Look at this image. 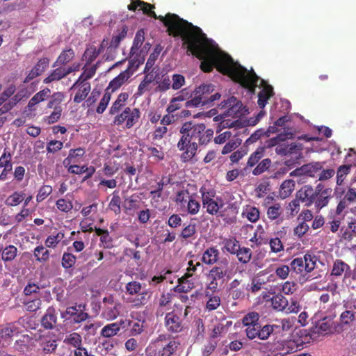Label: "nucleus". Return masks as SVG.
<instances>
[{"label": "nucleus", "mask_w": 356, "mask_h": 356, "mask_svg": "<svg viewBox=\"0 0 356 356\" xmlns=\"http://www.w3.org/2000/svg\"><path fill=\"white\" fill-rule=\"evenodd\" d=\"M127 31L128 28L126 25H122L120 28L118 29L116 33L113 35L107 51H112L113 49H117L121 41L126 38Z\"/></svg>", "instance_id": "obj_29"}, {"label": "nucleus", "mask_w": 356, "mask_h": 356, "mask_svg": "<svg viewBox=\"0 0 356 356\" xmlns=\"http://www.w3.org/2000/svg\"><path fill=\"white\" fill-rule=\"evenodd\" d=\"M354 237H356V220L348 222L347 228L342 233L341 238L346 241H351Z\"/></svg>", "instance_id": "obj_47"}, {"label": "nucleus", "mask_w": 356, "mask_h": 356, "mask_svg": "<svg viewBox=\"0 0 356 356\" xmlns=\"http://www.w3.org/2000/svg\"><path fill=\"white\" fill-rule=\"evenodd\" d=\"M157 19L163 23L169 35L179 37L187 51L202 60L200 69L203 72H210L216 67L222 74L227 75L249 92L254 93L259 77L254 70L248 71L234 63L230 56L218 52L200 27L176 14L159 15Z\"/></svg>", "instance_id": "obj_1"}, {"label": "nucleus", "mask_w": 356, "mask_h": 356, "mask_svg": "<svg viewBox=\"0 0 356 356\" xmlns=\"http://www.w3.org/2000/svg\"><path fill=\"white\" fill-rule=\"evenodd\" d=\"M192 197L193 196L190 195L187 189H183L177 193L175 202L180 206L181 209H183Z\"/></svg>", "instance_id": "obj_51"}, {"label": "nucleus", "mask_w": 356, "mask_h": 356, "mask_svg": "<svg viewBox=\"0 0 356 356\" xmlns=\"http://www.w3.org/2000/svg\"><path fill=\"white\" fill-rule=\"evenodd\" d=\"M192 275L186 273L184 276L178 279V284L175 286V291L179 293H187L194 287V283L188 280Z\"/></svg>", "instance_id": "obj_33"}, {"label": "nucleus", "mask_w": 356, "mask_h": 356, "mask_svg": "<svg viewBox=\"0 0 356 356\" xmlns=\"http://www.w3.org/2000/svg\"><path fill=\"white\" fill-rule=\"evenodd\" d=\"M217 200H213L206 204L203 206L204 208L206 209L207 212L211 215H216L218 212L220 207H222L223 204L222 203V200H220V203H219Z\"/></svg>", "instance_id": "obj_61"}, {"label": "nucleus", "mask_w": 356, "mask_h": 356, "mask_svg": "<svg viewBox=\"0 0 356 356\" xmlns=\"http://www.w3.org/2000/svg\"><path fill=\"white\" fill-rule=\"evenodd\" d=\"M154 4H150L141 0H131L128 9L131 11H143V13L152 16L156 19V14L153 10Z\"/></svg>", "instance_id": "obj_22"}, {"label": "nucleus", "mask_w": 356, "mask_h": 356, "mask_svg": "<svg viewBox=\"0 0 356 356\" xmlns=\"http://www.w3.org/2000/svg\"><path fill=\"white\" fill-rule=\"evenodd\" d=\"M1 259L5 262L11 261L15 259L17 255V248L13 245H9L4 248H0Z\"/></svg>", "instance_id": "obj_39"}, {"label": "nucleus", "mask_w": 356, "mask_h": 356, "mask_svg": "<svg viewBox=\"0 0 356 356\" xmlns=\"http://www.w3.org/2000/svg\"><path fill=\"white\" fill-rule=\"evenodd\" d=\"M140 116L139 109L126 107L120 114L115 117L113 123L116 125H121L126 122V128L130 129L138 122Z\"/></svg>", "instance_id": "obj_8"}, {"label": "nucleus", "mask_w": 356, "mask_h": 356, "mask_svg": "<svg viewBox=\"0 0 356 356\" xmlns=\"http://www.w3.org/2000/svg\"><path fill=\"white\" fill-rule=\"evenodd\" d=\"M231 325L232 321H227L225 325L221 323H218L212 330L210 335L211 338L216 339L220 336L221 334L226 333L228 327L231 326Z\"/></svg>", "instance_id": "obj_58"}, {"label": "nucleus", "mask_w": 356, "mask_h": 356, "mask_svg": "<svg viewBox=\"0 0 356 356\" xmlns=\"http://www.w3.org/2000/svg\"><path fill=\"white\" fill-rule=\"evenodd\" d=\"M340 327L339 323H335L332 318L325 317L318 324V331L323 334H331L339 332L337 328Z\"/></svg>", "instance_id": "obj_26"}, {"label": "nucleus", "mask_w": 356, "mask_h": 356, "mask_svg": "<svg viewBox=\"0 0 356 356\" xmlns=\"http://www.w3.org/2000/svg\"><path fill=\"white\" fill-rule=\"evenodd\" d=\"M229 261L225 259L213 266L207 276L208 283L207 289L212 292L218 290L219 284H222L226 279H230V272L228 270Z\"/></svg>", "instance_id": "obj_3"}, {"label": "nucleus", "mask_w": 356, "mask_h": 356, "mask_svg": "<svg viewBox=\"0 0 356 356\" xmlns=\"http://www.w3.org/2000/svg\"><path fill=\"white\" fill-rule=\"evenodd\" d=\"M73 89H77V92L74 97V102L79 104L86 98L91 90V85L89 82H82L81 81L76 80L70 88V90Z\"/></svg>", "instance_id": "obj_19"}, {"label": "nucleus", "mask_w": 356, "mask_h": 356, "mask_svg": "<svg viewBox=\"0 0 356 356\" xmlns=\"http://www.w3.org/2000/svg\"><path fill=\"white\" fill-rule=\"evenodd\" d=\"M273 95V88L270 86L264 87L258 95V105L259 108H264L266 104L268 103V99Z\"/></svg>", "instance_id": "obj_40"}, {"label": "nucleus", "mask_w": 356, "mask_h": 356, "mask_svg": "<svg viewBox=\"0 0 356 356\" xmlns=\"http://www.w3.org/2000/svg\"><path fill=\"white\" fill-rule=\"evenodd\" d=\"M144 195L143 193H135L130 196L124 197L122 207L128 215L133 216L143 206Z\"/></svg>", "instance_id": "obj_9"}, {"label": "nucleus", "mask_w": 356, "mask_h": 356, "mask_svg": "<svg viewBox=\"0 0 356 356\" xmlns=\"http://www.w3.org/2000/svg\"><path fill=\"white\" fill-rule=\"evenodd\" d=\"M19 333V329L15 323H9L0 332V336L5 341H10L16 334Z\"/></svg>", "instance_id": "obj_42"}, {"label": "nucleus", "mask_w": 356, "mask_h": 356, "mask_svg": "<svg viewBox=\"0 0 356 356\" xmlns=\"http://www.w3.org/2000/svg\"><path fill=\"white\" fill-rule=\"evenodd\" d=\"M200 203L196 200L193 197L188 201L186 207L182 209L184 211L187 212L190 215H196L200 209Z\"/></svg>", "instance_id": "obj_53"}, {"label": "nucleus", "mask_w": 356, "mask_h": 356, "mask_svg": "<svg viewBox=\"0 0 356 356\" xmlns=\"http://www.w3.org/2000/svg\"><path fill=\"white\" fill-rule=\"evenodd\" d=\"M50 90L47 88L37 92L29 102L27 107L29 111H34L35 106L44 101L50 95Z\"/></svg>", "instance_id": "obj_34"}, {"label": "nucleus", "mask_w": 356, "mask_h": 356, "mask_svg": "<svg viewBox=\"0 0 356 356\" xmlns=\"http://www.w3.org/2000/svg\"><path fill=\"white\" fill-rule=\"evenodd\" d=\"M130 323L131 321L129 320L120 319L119 321L107 324L101 330V335L106 338L114 337L122 329H127L130 325Z\"/></svg>", "instance_id": "obj_15"}, {"label": "nucleus", "mask_w": 356, "mask_h": 356, "mask_svg": "<svg viewBox=\"0 0 356 356\" xmlns=\"http://www.w3.org/2000/svg\"><path fill=\"white\" fill-rule=\"evenodd\" d=\"M350 266L343 260L337 259L333 261L330 276L339 278L344 275L345 278H348L350 277Z\"/></svg>", "instance_id": "obj_17"}, {"label": "nucleus", "mask_w": 356, "mask_h": 356, "mask_svg": "<svg viewBox=\"0 0 356 356\" xmlns=\"http://www.w3.org/2000/svg\"><path fill=\"white\" fill-rule=\"evenodd\" d=\"M74 56L75 52L72 48L65 49L58 55L52 67H56L59 65L66 67V65L70 63Z\"/></svg>", "instance_id": "obj_28"}, {"label": "nucleus", "mask_w": 356, "mask_h": 356, "mask_svg": "<svg viewBox=\"0 0 356 356\" xmlns=\"http://www.w3.org/2000/svg\"><path fill=\"white\" fill-rule=\"evenodd\" d=\"M265 152L266 147H258L256 150L250 155L247 161L246 168H252L255 166L264 156Z\"/></svg>", "instance_id": "obj_37"}, {"label": "nucleus", "mask_w": 356, "mask_h": 356, "mask_svg": "<svg viewBox=\"0 0 356 356\" xmlns=\"http://www.w3.org/2000/svg\"><path fill=\"white\" fill-rule=\"evenodd\" d=\"M317 186L314 188L311 185L302 186L296 193L301 203L306 207H310L314 204L316 196Z\"/></svg>", "instance_id": "obj_13"}, {"label": "nucleus", "mask_w": 356, "mask_h": 356, "mask_svg": "<svg viewBox=\"0 0 356 356\" xmlns=\"http://www.w3.org/2000/svg\"><path fill=\"white\" fill-rule=\"evenodd\" d=\"M34 256L37 261H46L49 259V252L43 245H39L34 249Z\"/></svg>", "instance_id": "obj_62"}, {"label": "nucleus", "mask_w": 356, "mask_h": 356, "mask_svg": "<svg viewBox=\"0 0 356 356\" xmlns=\"http://www.w3.org/2000/svg\"><path fill=\"white\" fill-rule=\"evenodd\" d=\"M260 316L256 312H251L245 314L242 318L243 325L246 327L245 333L248 337L252 332L259 327Z\"/></svg>", "instance_id": "obj_21"}, {"label": "nucleus", "mask_w": 356, "mask_h": 356, "mask_svg": "<svg viewBox=\"0 0 356 356\" xmlns=\"http://www.w3.org/2000/svg\"><path fill=\"white\" fill-rule=\"evenodd\" d=\"M64 343L76 348V349L83 347L82 337L76 332H72L67 334L64 339Z\"/></svg>", "instance_id": "obj_48"}, {"label": "nucleus", "mask_w": 356, "mask_h": 356, "mask_svg": "<svg viewBox=\"0 0 356 356\" xmlns=\"http://www.w3.org/2000/svg\"><path fill=\"white\" fill-rule=\"evenodd\" d=\"M353 163H350L339 166L337 170L336 184L340 186L343 184L346 176L350 172Z\"/></svg>", "instance_id": "obj_38"}, {"label": "nucleus", "mask_w": 356, "mask_h": 356, "mask_svg": "<svg viewBox=\"0 0 356 356\" xmlns=\"http://www.w3.org/2000/svg\"><path fill=\"white\" fill-rule=\"evenodd\" d=\"M296 183L293 179H286L280 185L279 189L280 197L282 200L289 197L295 189Z\"/></svg>", "instance_id": "obj_35"}, {"label": "nucleus", "mask_w": 356, "mask_h": 356, "mask_svg": "<svg viewBox=\"0 0 356 356\" xmlns=\"http://www.w3.org/2000/svg\"><path fill=\"white\" fill-rule=\"evenodd\" d=\"M206 296L209 298L206 303V309L209 312L216 309L220 305L221 300L218 296L209 295L207 292Z\"/></svg>", "instance_id": "obj_57"}, {"label": "nucleus", "mask_w": 356, "mask_h": 356, "mask_svg": "<svg viewBox=\"0 0 356 356\" xmlns=\"http://www.w3.org/2000/svg\"><path fill=\"white\" fill-rule=\"evenodd\" d=\"M112 195L113 197L109 202L108 207L111 210L113 211L115 214H119L121 211V198L119 195V191H115Z\"/></svg>", "instance_id": "obj_55"}, {"label": "nucleus", "mask_w": 356, "mask_h": 356, "mask_svg": "<svg viewBox=\"0 0 356 356\" xmlns=\"http://www.w3.org/2000/svg\"><path fill=\"white\" fill-rule=\"evenodd\" d=\"M300 201L296 197L289 202L286 207V209L287 213H289V216L294 217L298 213L300 209Z\"/></svg>", "instance_id": "obj_59"}, {"label": "nucleus", "mask_w": 356, "mask_h": 356, "mask_svg": "<svg viewBox=\"0 0 356 356\" xmlns=\"http://www.w3.org/2000/svg\"><path fill=\"white\" fill-rule=\"evenodd\" d=\"M57 312L54 307H49L41 318V325L44 330H53L57 324Z\"/></svg>", "instance_id": "obj_24"}, {"label": "nucleus", "mask_w": 356, "mask_h": 356, "mask_svg": "<svg viewBox=\"0 0 356 356\" xmlns=\"http://www.w3.org/2000/svg\"><path fill=\"white\" fill-rule=\"evenodd\" d=\"M99 55L97 47L94 45H90L86 49L82 60L86 61V66H90Z\"/></svg>", "instance_id": "obj_43"}, {"label": "nucleus", "mask_w": 356, "mask_h": 356, "mask_svg": "<svg viewBox=\"0 0 356 356\" xmlns=\"http://www.w3.org/2000/svg\"><path fill=\"white\" fill-rule=\"evenodd\" d=\"M272 164V161L269 158L264 159L260 161L252 170V175L258 176L267 171Z\"/></svg>", "instance_id": "obj_52"}, {"label": "nucleus", "mask_w": 356, "mask_h": 356, "mask_svg": "<svg viewBox=\"0 0 356 356\" xmlns=\"http://www.w3.org/2000/svg\"><path fill=\"white\" fill-rule=\"evenodd\" d=\"M23 303L26 309L31 312L38 311L42 305V301L40 298L32 299L31 297H26Z\"/></svg>", "instance_id": "obj_49"}, {"label": "nucleus", "mask_w": 356, "mask_h": 356, "mask_svg": "<svg viewBox=\"0 0 356 356\" xmlns=\"http://www.w3.org/2000/svg\"><path fill=\"white\" fill-rule=\"evenodd\" d=\"M279 328L277 325L266 324L264 326L259 325V327L253 330L248 337L250 340L258 338L261 340H266L274 332L275 329Z\"/></svg>", "instance_id": "obj_20"}, {"label": "nucleus", "mask_w": 356, "mask_h": 356, "mask_svg": "<svg viewBox=\"0 0 356 356\" xmlns=\"http://www.w3.org/2000/svg\"><path fill=\"white\" fill-rule=\"evenodd\" d=\"M76 257L70 252H64L62 257V266L67 269L74 266L76 262Z\"/></svg>", "instance_id": "obj_64"}, {"label": "nucleus", "mask_w": 356, "mask_h": 356, "mask_svg": "<svg viewBox=\"0 0 356 356\" xmlns=\"http://www.w3.org/2000/svg\"><path fill=\"white\" fill-rule=\"evenodd\" d=\"M271 305L273 309L282 312L286 314L298 313L300 310V306L297 300H291V304L282 294L274 295L271 298Z\"/></svg>", "instance_id": "obj_7"}, {"label": "nucleus", "mask_w": 356, "mask_h": 356, "mask_svg": "<svg viewBox=\"0 0 356 356\" xmlns=\"http://www.w3.org/2000/svg\"><path fill=\"white\" fill-rule=\"evenodd\" d=\"M221 108H227L225 115L232 118H239L243 115L244 107L241 101L234 96H231L220 104Z\"/></svg>", "instance_id": "obj_10"}, {"label": "nucleus", "mask_w": 356, "mask_h": 356, "mask_svg": "<svg viewBox=\"0 0 356 356\" xmlns=\"http://www.w3.org/2000/svg\"><path fill=\"white\" fill-rule=\"evenodd\" d=\"M64 95L61 92H54L51 97V99L49 101L47 104V108H62L60 104L64 99Z\"/></svg>", "instance_id": "obj_56"}, {"label": "nucleus", "mask_w": 356, "mask_h": 356, "mask_svg": "<svg viewBox=\"0 0 356 356\" xmlns=\"http://www.w3.org/2000/svg\"><path fill=\"white\" fill-rule=\"evenodd\" d=\"M239 262L246 264L250 262L252 258V251L249 248L241 247L235 254Z\"/></svg>", "instance_id": "obj_50"}, {"label": "nucleus", "mask_w": 356, "mask_h": 356, "mask_svg": "<svg viewBox=\"0 0 356 356\" xmlns=\"http://www.w3.org/2000/svg\"><path fill=\"white\" fill-rule=\"evenodd\" d=\"M63 238L64 234L60 232H58L56 235H50L47 238L45 245L48 248H56Z\"/></svg>", "instance_id": "obj_63"}, {"label": "nucleus", "mask_w": 356, "mask_h": 356, "mask_svg": "<svg viewBox=\"0 0 356 356\" xmlns=\"http://www.w3.org/2000/svg\"><path fill=\"white\" fill-rule=\"evenodd\" d=\"M165 326L171 333H177L182 330V323L180 318L174 312H168L165 316Z\"/></svg>", "instance_id": "obj_23"}, {"label": "nucleus", "mask_w": 356, "mask_h": 356, "mask_svg": "<svg viewBox=\"0 0 356 356\" xmlns=\"http://www.w3.org/2000/svg\"><path fill=\"white\" fill-rule=\"evenodd\" d=\"M144 35L142 31H138L135 36L134 40L133 45L130 50V57L131 58L130 61V65H134L136 61L135 60L134 56L138 54V51L141 47L143 41H144Z\"/></svg>", "instance_id": "obj_32"}, {"label": "nucleus", "mask_w": 356, "mask_h": 356, "mask_svg": "<svg viewBox=\"0 0 356 356\" xmlns=\"http://www.w3.org/2000/svg\"><path fill=\"white\" fill-rule=\"evenodd\" d=\"M100 64V61H97L95 64L87 67L88 66L84 65L83 67V72L79 76L77 80L81 81L82 82H88V80L92 79L97 70L98 66Z\"/></svg>", "instance_id": "obj_41"}, {"label": "nucleus", "mask_w": 356, "mask_h": 356, "mask_svg": "<svg viewBox=\"0 0 356 356\" xmlns=\"http://www.w3.org/2000/svg\"><path fill=\"white\" fill-rule=\"evenodd\" d=\"M266 209L267 217L271 220L278 219L282 212V204L280 202H275Z\"/></svg>", "instance_id": "obj_45"}, {"label": "nucleus", "mask_w": 356, "mask_h": 356, "mask_svg": "<svg viewBox=\"0 0 356 356\" xmlns=\"http://www.w3.org/2000/svg\"><path fill=\"white\" fill-rule=\"evenodd\" d=\"M205 129L203 123L193 124L192 122H186L183 124L180 129L182 136L177 143L178 149L184 151L181 155L183 162H188L195 156L197 145H202V136Z\"/></svg>", "instance_id": "obj_2"}, {"label": "nucleus", "mask_w": 356, "mask_h": 356, "mask_svg": "<svg viewBox=\"0 0 356 356\" xmlns=\"http://www.w3.org/2000/svg\"><path fill=\"white\" fill-rule=\"evenodd\" d=\"M24 197L25 194L23 192H14L8 197L6 204L12 207L17 206L24 200Z\"/></svg>", "instance_id": "obj_60"}, {"label": "nucleus", "mask_w": 356, "mask_h": 356, "mask_svg": "<svg viewBox=\"0 0 356 356\" xmlns=\"http://www.w3.org/2000/svg\"><path fill=\"white\" fill-rule=\"evenodd\" d=\"M222 244V251L227 252L231 254H235V253H237L238 250L241 248L239 241L235 237L224 238Z\"/></svg>", "instance_id": "obj_36"}, {"label": "nucleus", "mask_w": 356, "mask_h": 356, "mask_svg": "<svg viewBox=\"0 0 356 356\" xmlns=\"http://www.w3.org/2000/svg\"><path fill=\"white\" fill-rule=\"evenodd\" d=\"M34 347L35 341L33 337L28 334L22 335L15 343V350L22 353L30 352Z\"/></svg>", "instance_id": "obj_25"}, {"label": "nucleus", "mask_w": 356, "mask_h": 356, "mask_svg": "<svg viewBox=\"0 0 356 356\" xmlns=\"http://www.w3.org/2000/svg\"><path fill=\"white\" fill-rule=\"evenodd\" d=\"M219 254V250L216 247L208 248L202 254V261L207 265H213L218 261Z\"/></svg>", "instance_id": "obj_31"}, {"label": "nucleus", "mask_w": 356, "mask_h": 356, "mask_svg": "<svg viewBox=\"0 0 356 356\" xmlns=\"http://www.w3.org/2000/svg\"><path fill=\"white\" fill-rule=\"evenodd\" d=\"M332 190L325 188L321 184L317 185L316 196L314 202V208L319 211L327 207L332 198Z\"/></svg>", "instance_id": "obj_14"}, {"label": "nucleus", "mask_w": 356, "mask_h": 356, "mask_svg": "<svg viewBox=\"0 0 356 356\" xmlns=\"http://www.w3.org/2000/svg\"><path fill=\"white\" fill-rule=\"evenodd\" d=\"M49 63L50 59L47 57L40 58L29 72L24 81V83H29L35 78L40 76L49 67Z\"/></svg>", "instance_id": "obj_18"}, {"label": "nucleus", "mask_w": 356, "mask_h": 356, "mask_svg": "<svg viewBox=\"0 0 356 356\" xmlns=\"http://www.w3.org/2000/svg\"><path fill=\"white\" fill-rule=\"evenodd\" d=\"M272 356H286L298 350V346L292 339L275 340L273 343L264 345Z\"/></svg>", "instance_id": "obj_5"}, {"label": "nucleus", "mask_w": 356, "mask_h": 356, "mask_svg": "<svg viewBox=\"0 0 356 356\" xmlns=\"http://www.w3.org/2000/svg\"><path fill=\"white\" fill-rule=\"evenodd\" d=\"M40 345L43 352L47 354L54 353L58 346L56 340L47 338L42 340Z\"/></svg>", "instance_id": "obj_54"}, {"label": "nucleus", "mask_w": 356, "mask_h": 356, "mask_svg": "<svg viewBox=\"0 0 356 356\" xmlns=\"http://www.w3.org/2000/svg\"><path fill=\"white\" fill-rule=\"evenodd\" d=\"M68 76L66 67L56 66L55 69L51 70L48 76L43 79V83L49 84L58 82Z\"/></svg>", "instance_id": "obj_27"}, {"label": "nucleus", "mask_w": 356, "mask_h": 356, "mask_svg": "<svg viewBox=\"0 0 356 356\" xmlns=\"http://www.w3.org/2000/svg\"><path fill=\"white\" fill-rule=\"evenodd\" d=\"M129 78V72L128 70L122 72L118 76L110 81L106 90L109 91L111 93L115 92L118 90Z\"/></svg>", "instance_id": "obj_30"}, {"label": "nucleus", "mask_w": 356, "mask_h": 356, "mask_svg": "<svg viewBox=\"0 0 356 356\" xmlns=\"http://www.w3.org/2000/svg\"><path fill=\"white\" fill-rule=\"evenodd\" d=\"M334 195L338 200L335 209L337 216H342V218L348 213L347 209L349 206L356 202V188L348 186L347 191L343 188L336 187L334 190Z\"/></svg>", "instance_id": "obj_4"}, {"label": "nucleus", "mask_w": 356, "mask_h": 356, "mask_svg": "<svg viewBox=\"0 0 356 356\" xmlns=\"http://www.w3.org/2000/svg\"><path fill=\"white\" fill-rule=\"evenodd\" d=\"M103 303L102 316L108 321L115 319L122 307L120 302L115 301L113 297L110 296L103 299Z\"/></svg>", "instance_id": "obj_11"}, {"label": "nucleus", "mask_w": 356, "mask_h": 356, "mask_svg": "<svg viewBox=\"0 0 356 356\" xmlns=\"http://www.w3.org/2000/svg\"><path fill=\"white\" fill-rule=\"evenodd\" d=\"M339 320L340 326L343 325L350 327L351 324L356 320V312L347 309L341 314Z\"/></svg>", "instance_id": "obj_46"}, {"label": "nucleus", "mask_w": 356, "mask_h": 356, "mask_svg": "<svg viewBox=\"0 0 356 356\" xmlns=\"http://www.w3.org/2000/svg\"><path fill=\"white\" fill-rule=\"evenodd\" d=\"M214 86L212 84L201 85L197 87L193 93V98L185 103L186 108H197L201 106L202 97L207 95V92H213Z\"/></svg>", "instance_id": "obj_12"}, {"label": "nucleus", "mask_w": 356, "mask_h": 356, "mask_svg": "<svg viewBox=\"0 0 356 356\" xmlns=\"http://www.w3.org/2000/svg\"><path fill=\"white\" fill-rule=\"evenodd\" d=\"M60 316L71 323H79L86 321L89 315L79 310L76 307H68L64 312H61Z\"/></svg>", "instance_id": "obj_16"}, {"label": "nucleus", "mask_w": 356, "mask_h": 356, "mask_svg": "<svg viewBox=\"0 0 356 356\" xmlns=\"http://www.w3.org/2000/svg\"><path fill=\"white\" fill-rule=\"evenodd\" d=\"M129 97V95L127 92L120 93L117 99L113 102L111 106L109 113L111 115H115L118 113L120 109L124 106L126 101Z\"/></svg>", "instance_id": "obj_44"}, {"label": "nucleus", "mask_w": 356, "mask_h": 356, "mask_svg": "<svg viewBox=\"0 0 356 356\" xmlns=\"http://www.w3.org/2000/svg\"><path fill=\"white\" fill-rule=\"evenodd\" d=\"M316 256L306 253L303 257H297L291 261V270L296 274H302L303 271L311 273L316 267Z\"/></svg>", "instance_id": "obj_6"}]
</instances>
